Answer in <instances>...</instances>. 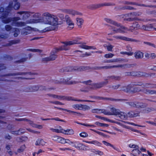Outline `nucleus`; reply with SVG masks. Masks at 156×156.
<instances>
[{
    "label": "nucleus",
    "instance_id": "obj_52",
    "mask_svg": "<svg viewBox=\"0 0 156 156\" xmlns=\"http://www.w3.org/2000/svg\"><path fill=\"white\" fill-rule=\"evenodd\" d=\"M104 47H106L108 51H112L114 46L111 44L107 45L106 44H104L103 45Z\"/></svg>",
    "mask_w": 156,
    "mask_h": 156
},
{
    "label": "nucleus",
    "instance_id": "obj_5",
    "mask_svg": "<svg viewBox=\"0 0 156 156\" xmlns=\"http://www.w3.org/2000/svg\"><path fill=\"white\" fill-rule=\"evenodd\" d=\"M12 2H10L8 6L6 9L4 11V9L3 7H0V12H3L2 16L1 17V19H2V21L4 23H7L10 22H11V25H12V21H11L10 22L8 21V20L10 18H6V17L8 16L9 14L10 11L12 10Z\"/></svg>",
    "mask_w": 156,
    "mask_h": 156
},
{
    "label": "nucleus",
    "instance_id": "obj_27",
    "mask_svg": "<svg viewBox=\"0 0 156 156\" xmlns=\"http://www.w3.org/2000/svg\"><path fill=\"white\" fill-rule=\"evenodd\" d=\"M134 57L136 59H141L143 57L144 54L143 52L140 51H136L134 53Z\"/></svg>",
    "mask_w": 156,
    "mask_h": 156
},
{
    "label": "nucleus",
    "instance_id": "obj_31",
    "mask_svg": "<svg viewBox=\"0 0 156 156\" xmlns=\"http://www.w3.org/2000/svg\"><path fill=\"white\" fill-rule=\"evenodd\" d=\"M143 92L144 93L147 94H156V90H152L144 89Z\"/></svg>",
    "mask_w": 156,
    "mask_h": 156
},
{
    "label": "nucleus",
    "instance_id": "obj_56",
    "mask_svg": "<svg viewBox=\"0 0 156 156\" xmlns=\"http://www.w3.org/2000/svg\"><path fill=\"white\" fill-rule=\"evenodd\" d=\"M95 124L97 126H106L108 127V125L107 124H105L104 123H101L98 122H97L95 123Z\"/></svg>",
    "mask_w": 156,
    "mask_h": 156
},
{
    "label": "nucleus",
    "instance_id": "obj_28",
    "mask_svg": "<svg viewBox=\"0 0 156 156\" xmlns=\"http://www.w3.org/2000/svg\"><path fill=\"white\" fill-rule=\"evenodd\" d=\"M117 116L122 119H126L128 117L127 114L122 112L119 111Z\"/></svg>",
    "mask_w": 156,
    "mask_h": 156
},
{
    "label": "nucleus",
    "instance_id": "obj_45",
    "mask_svg": "<svg viewBox=\"0 0 156 156\" xmlns=\"http://www.w3.org/2000/svg\"><path fill=\"white\" fill-rule=\"evenodd\" d=\"M45 144V142L42 139H38L35 142V145H44Z\"/></svg>",
    "mask_w": 156,
    "mask_h": 156
},
{
    "label": "nucleus",
    "instance_id": "obj_37",
    "mask_svg": "<svg viewBox=\"0 0 156 156\" xmlns=\"http://www.w3.org/2000/svg\"><path fill=\"white\" fill-rule=\"evenodd\" d=\"M141 90V89L139 86L133 87L131 88L130 93H134L136 92H138Z\"/></svg>",
    "mask_w": 156,
    "mask_h": 156
},
{
    "label": "nucleus",
    "instance_id": "obj_35",
    "mask_svg": "<svg viewBox=\"0 0 156 156\" xmlns=\"http://www.w3.org/2000/svg\"><path fill=\"white\" fill-rule=\"evenodd\" d=\"M102 143L105 145L107 146H110L112 147L115 150L119 151V149L117 147L114 146L108 142H107L106 141L103 140L102 142Z\"/></svg>",
    "mask_w": 156,
    "mask_h": 156
},
{
    "label": "nucleus",
    "instance_id": "obj_7",
    "mask_svg": "<svg viewBox=\"0 0 156 156\" xmlns=\"http://www.w3.org/2000/svg\"><path fill=\"white\" fill-rule=\"evenodd\" d=\"M35 74L30 72H19L16 73L9 74L7 75V76H13L18 75H25L26 77H17L18 79H31L33 78L29 77V76L34 75Z\"/></svg>",
    "mask_w": 156,
    "mask_h": 156
},
{
    "label": "nucleus",
    "instance_id": "obj_46",
    "mask_svg": "<svg viewBox=\"0 0 156 156\" xmlns=\"http://www.w3.org/2000/svg\"><path fill=\"white\" fill-rule=\"evenodd\" d=\"M20 42V40H14L11 41H10L7 44V46H11L13 44H18Z\"/></svg>",
    "mask_w": 156,
    "mask_h": 156
},
{
    "label": "nucleus",
    "instance_id": "obj_61",
    "mask_svg": "<svg viewBox=\"0 0 156 156\" xmlns=\"http://www.w3.org/2000/svg\"><path fill=\"white\" fill-rule=\"evenodd\" d=\"M65 111H66L67 112H69V113H72L73 115H77V114H80V113H78V112H74V111H71V110H68V109H66V110Z\"/></svg>",
    "mask_w": 156,
    "mask_h": 156
},
{
    "label": "nucleus",
    "instance_id": "obj_14",
    "mask_svg": "<svg viewBox=\"0 0 156 156\" xmlns=\"http://www.w3.org/2000/svg\"><path fill=\"white\" fill-rule=\"evenodd\" d=\"M134 85L135 86H140L143 88H154L155 87L154 85L148 83H142L139 82L138 83H135Z\"/></svg>",
    "mask_w": 156,
    "mask_h": 156
},
{
    "label": "nucleus",
    "instance_id": "obj_2",
    "mask_svg": "<svg viewBox=\"0 0 156 156\" xmlns=\"http://www.w3.org/2000/svg\"><path fill=\"white\" fill-rule=\"evenodd\" d=\"M104 20L108 23L117 27H119V28H117L114 26L108 25V29L111 30V32L110 33L108 34V35H112L113 34L116 33H127V30H128V28L121 25L120 24H119L110 19L105 18Z\"/></svg>",
    "mask_w": 156,
    "mask_h": 156
},
{
    "label": "nucleus",
    "instance_id": "obj_26",
    "mask_svg": "<svg viewBox=\"0 0 156 156\" xmlns=\"http://www.w3.org/2000/svg\"><path fill=\"white\" fill-rule=\"evenodd\" d=\"M153 28V26L152 24H150L147 25H143L140 27V29L145 31H149Z\"/></svg>",
    "mask_w": 156,
    "mask_h": 156
},
{
    "label": "nucleus",
    "instance_id": "obj_22",
    "mask_svg": "<svg viewBox=\"0 0 156 156\" xmlns=\"http://www.w3.org/2000/svg\"><path fill=\"white\" fill-rule=\"evenodd\" d=\"M67 135H72L74 134V131L72 129H65L62 127L61 133Z\"/></svg>",
    "mask_w": 156,
    "mask_h": 156
},
{
    "label": "nucleus",
    "instance_id": "obj_47",
    "mask_svg": "<svg viewBox=\"0 0 156 156\" xmlns=\"http://www.w3.org/2000/svg\"><path fill=\"white\" fill-rule=\"evenodd\" d=\"M114 62H126L128 61V60L127 59H122L121 58H117L116 59H114Z\"/></svg>",
    "mask_w": 156,
    "mask_h": 156
},
{
    "label": "nucleus",
    "instance_id": "obj_59",
    "mask_svg": "<svg viewBox=\"0 0 156 156\" xmlns=\"http://www.w3.org/2000/svg\"><path fill=\"white\" fill-rule=\"evenodd\" d=\"M98 146L101 147L102 145L101 143L97 140L93 141V144Z\"/></svg>",
    "mask_w": 156,
    "mask_h": 156
},
{
    "label": "nucleus",
    "instance_id": "obj_11",
    "mask_svg": "<svg viewBox=\"0 0 156 156\" xmlns=\"http://www.w3.org/2000/svg\"><path fill=\"white\" fill-rule=\"evenodd\" d=\"M113 37L117 40H121L135 42H140V41L139 40L129 38L125 36H123L120 35H115Z\"/></svg>",
    "mask_w": 156,
    "mask_h": 156
},
{
    "label": "nucleus",
    "instance_id": "obj_40",
    "mask_svg": "<svg viewBox=\"0 0 156 156\" xmlns=\"http://www.w3.org/2000/svg\"><path fill=\"white\" fill-rule=\"evenodd\" d=\"M29 124L33 127L41 129L42 128L43 126L41 125H37L34 123L32 121H30Z\"/></svg>",
    "mask_w": 156,
    "mask_h": 156
},
{
    "label": "nucleus",
    "instance_id": "obj_6",
    "mask_svg": "<svg viewBox=\"0 0 156 156\" xmlns=\"http://www.w3.org/2000/svg\"><path fill=\"white\" fill-rule=\"evenodd\" d=\"M55 89L53 87H51L46 88V87L45 86H34L33 87H29L26 88L25 90V91L27 92H33L38 90H48V91H51L52 90H54Z\"/></svg>",
    "mask_w": 156,
    "mask_h": 156
},
{
    "label": "nucleus",
    "instance_id": "obj_58",
    "mask_svg": "<svg viewBox=\"0 0 156 156\" xmlns=\"http://www.w3.org/2000/svg\"><path fill=\"white\" fill-rule=\"evenodd\" d=\"M95 117L96 118H98L101 120H103L105 121H107L109 122H111L110 120L109 119H108L104 117L98 115H96Z\"/></svg>",
    "mask_w": 156,
    "mask_h": 156
},
{
    "label": "nucleus",
    "instance_id": "obj_13",
    "mask_svg": "<svg viewBox=\"0 0 156 156\" xmlns=\"http://www.w3.org/2000/svg\"><path fill=\"white\" fill-rule=\"evenodd\" d=\"M130 75L132 76H137L138 77H148L150 76V75L145 72H141L133 71L130 73Z\"/></svg>",
    "mask_w": 156,
    "mask_h": 156
},
{
    "label": "nucleus",
    "instance_id": "obj_8",
    "mask_svg": "<svg viewBox=\"0 0 156 156\" xmlns=\"http://www.w3.org/2000/svg\"><path fill=\"white\" fill-rule=\"evenodd\" d=\"M55 83L56 84L63 83L66 84L71 85L76 83L77 82L74 80H71L69 78L65 77L64 78H61L59 80H56Z\"/></svg>",
    "mask_w": 156,
    "mask_h": 156
},
{
    "label": "nucleus",
    "instance_id": "obj_50",
    "mask_svg": "<svg viewBox=\"0 0 156 156\" xmlns=\"http://www.w3.org/2000/svg\"><path fill=\"white\" fill-rule=\"evenodd\" d=\"M112 68H114L113 66H104L99 67H97L98 69H111Z\"/></svg>",
    "mask_w": 156,
    "mask_h": 156
},
{
    "label": "nucleus",
    "instance_id": "obj_33",
    "mask_svg": "<svg viewBox=\"0 0 156 156\" xmlns=\"http://www.w3.org/2000/svg\"><path fill=\"white\" fill-rule=\"evenodd\" d=\"M77 24L79 28H80L82 27V25H83L84 20L81 18H77L76 19Z\"/></svg>",
    "mask_w": 156,
    "mask_h": 156
},
{
    "label": "nucleus",
    "instance_id": "obj_15",
    "mask_svg": "<svg viewBox=\"0 0 156 156\" xmlns=\"http://www.w3.org/2000/svg\"><path fill=\"white\" fill-rule=\"evenodd\" d=\"M33 28L27 26L23 28L21 31V34L22 35H27L31 33Z\"/></svg>",
    "mask_w": 156,
    "mask_h": 156
},
{
    "label": "nucleus",
    "instance_id": "obj_12",
    "mask_svg": "<svg viewBox=\"0 0 156 156\" xmlns=\"http://www.w3.org/2000/svg\"><path fill=\"white\" fill-rule=\"evenodd\" d=\"M65 19L67 24L68 25L67 29L71 30L74 27V24L72 20L69 16L67 15H66Z\"/></svg>",
    "mask_w": 156,
    "mask_h": 156
},
{
    "label": "nucleus",
    "instance_id": "obj_30",
    "mask_svg": "<svg viewBox=\"0 0 156 156\" xmlns=\"http://www.w3.org/2000/svg\"><path fill=\"white\" fill-rule=\"evenodd\" d=\"M68 14H70L74 16L75 15H78L80 16H81L82 15L81 13L70 9H69Z\"/></svg>",
    "mask_w": 156,
    "mask_h": 156
},
{
    "label": "nucleus",
    "instance_id": "obj_24",
    "mask_svg": "<svg viewBox=\"0 0 156 156\" xmlns=\"http://www.w3.org/2000/svg\"><path fill=\"white\" fill-rule=\"evenodd\" d=\"M57 99L58 100H67L68 101H75L76 99H74L73 97H66L65 96H62L58 95Z\"/></svg>",
    "mask_w": 156,
    "mask_h": 156
},
{
    "label": "nucleus",
    "instance_id": "obj_60",
    "mask_svg": "<svg viewBox=\"0 0 156 156\" xmlns=\"http://www.w3.org/2000/svg\"><path fill=\"white\" fill-rule=\"evenodd\" d=\"M16 120L17 121H24L28 122L29 123L30 121H31V120H30L28 119H26V118H20V119H16Z\"/></svg>",
    "mask_w": 156,
    "mask_h": 156
},
{
    "label": "nucleus",
    "instance_id": "obj_10",
    "mask_svg": "<svg viewBox=\"0 0 156 156\" xmlns=\"http://www.w3.org/2000/svg\"><path fill=\"white\" fill-rule=\"evenodd\" d=\"M127 103L131 107L137 108H144L147 106L146 104L141 102H130Z\"/></svg>",
    "mask_w": 156,
    "mask_h": 156
},
{
    "label": "nucleus",
    "instance_id": "obj_64",
    "mask_svg": "<svg viewBox=\"0 0 156 156\" xmlns=\"http://www.w3.org/2000/svg\"><path fill=\"white\" fill-rule=\"evenodd\" d=\"M148 68L151 70L156 71V66H155L153 65H150L148 67Z\"/></svg>",
    "mask_w": 156,
    "mask_h": 156
},
{
    "label": "nucleus",
    "instance_id": "obj_44",
    "mask_svg": "<svg viewBox=\"0 0 156 156\" xmlns=\"http://www.w3.org/2000/svg\"><path fill=\"white\" fill-rule=\"evenodd\" d=\"M25 148V145H23L21 146L20 148L17 149V151L15 152V153L16 154H17L18 153H20L23 152Z\"/></svg>",
    "mask_w": 156,
    "mask_h": 156
},
{
    "label": "nucleus",
    "instance_id": "obj_1",
    "mask_svg": "<svg viewBox=\"0 0 156 156\" xmlns=\"http://www.w3.org/2000/svg\"><path fill=\"white\" fill-rule=\"evenodd\" d=\"M42 17H41V14L40 13H36L33 16V19H30L26 21V22L18 21L21 18L19 17H15L8 20V22L12 21V26L18 27H22L25 26L27 24H32L39 23H43L44 25L42 30V32H46L55 29L54 27L59 24L58 18L56 15L51 14L48 12H44L42 14Z\"/></svg>",
    "mask_w": 156,
    "mask_h": 156
},
{
    "label": "nucleus",
    "instance_id": "obj_20",
    "mask_svg": "<svg viewBox=\"0 0 156 156\" xmlns=\"http://www.w3.org/2000/svg\"><path fill=\"white\" fill-rule=\"evenodd\" d=\"M135 65L134 64H124L123 65H113V67L114 68L121 67L125 69L133 67L135 66Z\"/></svg>",
    "mask_w": 156,
    "mask_h": 156
},
{
    "label": "nucleus",
    "instance_id": "obj_48",
    "mask_svg": "<svg viewBox=\"0 0 156 156\" xmlns=\"http://www.w3.org/2000/svg\"><path fill=\"white\" fill-rule=\"evenodd\" d=\"M58 129H55L53 128H50V130L53 132L60 133H61L62 127L59 126Z\"/></svg>",
    "mask_w": 156,
    "mask_h": 156
},
{
    "label": "nucleus",
    "instance_id": "obj_38",
    "mask_svg": "<svg viewBox=\"0 0 156 156\" xmlns=\"http://www.w3.org/2000/svg\"><path fill=\"white\" fill-rule=\"evenodd\" d=\"M126 4H133V5H136L138 6H145V7H156V6H152L151 5H146L144 4H136V3L134 2H125Z\"/></svg>",
    "mask_w": 156,
    "mask_h": 156
},
{
    "label": "nucleus",
    "instance_id": "obj_32",
    "mask_svg": "<svg viewBox=\"0 0 156 156\" xmlns=\"http://www.w3.org/2000/svg\"><path fill=\"white\" fill-rule=\"evenodd\" d=\"M74 69V70H77L79 71H84L89 69V67L84 66L80 67L77 66L75 67Z\"/></svg>",
    "mask_w": 156,
    "mask_h": 156
},
{
    "label": "nucleus",
    "instance_id": "obj_18",
    "mask_svg": "<svg viewBox=\"0 0 156 156\" xmlns=\"http://www.w3.org/2000/svg\"><path fill=\"white\" fill-rule=\"evenodd\" d=\"M17 13L20 15H22V19L25 20L29 17L30 16V12H29L21 11L18 12Z\"/></svg>",
    "mask_w": 156,
    "mask_h": 156
},
{
    "label": "nucleus",
    "instance_id": "obj_53",
    "mask_svg": "<svg viewBox=\"0 0 156 156\" xmlns=\"http://www.w3.org/2000/svg\"><path fill=\"white\" fill-rule=\"evenodd\" d=\"M27 51H29L31 52H37L39 53H41L42 52V50L39 49H36L34 48H29L27 50Z\"/></svg>",
    "mask_w": 156,
    "mask_h": 156
},
{
    "label": "nucleus",
    "instance_id": "obj_42",
    "mask_svg": "<svg viewBox=\"0 0 156 156\" xmlns=\"http://www.w3.org/2000/svg\"><path fill=\"white\" fill-rule=\"evenodd\" d=\"M154 108H146L143 110L142 112L144 113H148L154 111Z\"/></svg>",
    "mask_w": 156,
    "mask_h": 156
},
{
    "label": "nucleus",
    "instance_id": "obj_43",
    "mask_svg": "<svg viewBox=\"0 0 156 156\" xmlns=\"http://www.w3.org/2000/svg\"><path fill=\"white\" fill-rule=\"evenodd\" d=\"M14 1L13 8L15 10L18 9L20 7V4L17 2V0H13Z\"/></svg>",
    "mask_w": 156,
    "mask_h": 156
},
{
    "label": "nucleus",
    "instance_id": "obj_51",
    "mask_svg": "<svg viewBox=\"0 0 156 156\" xmlns=\"http://www.w3.org/2000/svg\"><path fill=\"white\" fill-rule=\"evenodd\" d=\"M14 30V36L15 37H17L20 33V29L17 28H14L13 29Z\"/></svg>",
    "mask_w": 156,
    "mask_h": 156
},
{
    "label": "nucleus",
    "instance_id": "obj_49",
    "mask_svg": "<svg viewBox=\"0 0 156 156\" xmlns=\"http://www.w3.org/2000/svg\"><path fill=\"white\" fill-rule=\"evenodd\" d=\"M132 152L134 156H136V155H139L141 152L140 150H139L137 148H136L132 151Z\"/></svg>",
    "mask_w": 156,
    "mask_h": 156
},
{
    "label": "nucleus",
    "instance_id": "obj_23",
    "mask_svg": "<svg viewBox=\"0 0 156 156\" xmlns=\"http://www.w3.org/2000/svg\"><path fill=\"white\" fill-rule=\"evenodd\" d=\"M138 28H140V25L138 24V22H134L133 23V25L130 26L129 28H128V30H127V31H132L133 30H136Z\"/></svg>",
    "mask_w": 156,
    "mask_h": 156
},
{
    "label": "nucleus",
    "instance_id": "obj_39",
    "mask_svg": "<svg viewBox=\"0 0 156 156\" xmlns=\"http://www.w3.org/2000/svg\"><path fill=\"white\" fill-rule=\"evenodd\" d=\"M41 119L42 120H55L56 121H61V122H66V121H65V120H62V119H60L58 117H56L55 118H47V119Z\"/></svg>",
    "mask_w": 156,
    "mask_h": 156
},
{
    "label": "nucleus",
    "instance_id": "obj_62",
    "mask_svg": "<svg viewBox=\"0 0 156 156\" xmlns=\"http://www.w3.org/2000/svg\"><path fill=\"white\" fill-rule=\"evenodd\" d=\"M80 136L82 137H86L88 136V134L85 132H82L79 134Z\"/></svg>",
    "mask_w": 156,
    "mask_h": 156
},
{
    "label": "nucleus",
    "instance_id": "obj_21",
    "mask_svg": "<svg viewBox=\"0 0 156 156\" xmlns=\"http://www.w3.org/2000/svg\"><path fill=\"white\" fill-rule=\"evenodd\" d=\"M74 147L79 149L85 150L86 149V146L82 144L79 142H76L75 143Z\"/></svg>",
    "mask_w": 156,
    "mask_h": 156
},
{
    "label": "nucleus",
    "instance_id": "obj_34",
    "mask_svg": "<svg viewBox=\"0 0 156 156\" xmlns=\"http://www.w3.org/2000/svg\"><path fill=\"white\" fill-rule=\"evenodd\" d=\"M79 47L81 48L85 49H96V48L94 46H88L87 45L82 44L79 46Z\"/></svg>",
    "mask_w": 156,
    "mask_h": 156
},
{
    "label": "nucleus",
    "instance_id": "obj_19",
    "mask_svg": "<svg viewBox=\"0 0 156 156\" xmlns=\"http://www.w3.org/2000/svg\"><path fill=\"white\" fill-rule=\"evenodd\" d=\"M51 137L53 140L58 143L64 144V143L65 142V140L63 139V138L61 136H54Z\"/></svg>",
    "mask_w": 156,
    "mask_h": 156
},
{
    "label": "nucleus",
    "instance_id": "obj_16",
    "mask_svg": "<svg viewBox=\"0 0 156 156\" xmlns=\"http://www.w3.org/2000/svg\"><path fill=\"white\" fill-rule=\"evenodd\" d=\"M110 112L107 111L105 110V115H117L119 111V109H116L115 108H112L110 109Z\"/></svg>",
    "mask_w": 156,
    "mask_h": 156
},
{
    "label": "nucleus",
    "instance_id": "obj_3",
    "mask_svg": "<svg viewBox=\"0 0 156 156\" xmlns=\"http://www.w3.org/2000/svg\"><path fill=\"white\" fill-rule=\"evenodd\" d=\"M81 39L80 38L77 37L72 41L63 42L62 43L64 44V45L59 48H55V53L53 52V54H51L49 56L50 60H54L57 58V56L55 54L57 51H66L69 50V48L68 46L80 44V41L81 40Z\"/></svg>",
    "mask_w": 156,
    "mask_h": 156
},
{
    "label": "nucleus",
    "instance_id": "obj_54",
    "mask_svg": "<svg viewBox=\"0 0 156 156\" xmlns=\"http://www.w3.org/2000/svg\"><path fill=\"white\" fill-rule=\"evenodd\" d=\"M108 78H110L111 79L116 80H119L121 79V77L119 76H112L108 77Z\"/></svg>",
    "mask_w": 156,
    "mask_h": 156
},
{
    "label": "nucleus",
    "instance_id": "obj_25",
    "mask_svg": "<svg viewBox=\"0 0 156 156\" xmlns=\"http://www.w3.org/2000/svg\"><path fill=\"white\" fill-rule=\"evenodd\" d=\"M139 112L136 111H130L127 114V116L130 118L134 117L139 115Z\"/></svg>",
    "mask_w": 156,
    "mask_h": 156
},
{
    "label": "nucleus",
    "instance_id": "obj_17",
    "mask_svg": "<svg viewBox=\"0 0 156 156\" xmlns=\"http://www.w3.org/2000/svg\"><path fill=\"white\" fill-rule=\"evenodd\" d=\"M134 84H130L127 86H125L121 87V90H122L126 93H130L131 88H132L134 86H135Z\"/></svg>",
    "mask_w": 156,
    "mask_h": 156
},
{
    "label": "nucleus",
    "instance_id": "obj_41",
    "mask_svg": "<svg viewBox=\"0 0 156 156\" xmlns=\"http://www.w3.org/2000/svg\"><path fill=\"white\" fill-rule=\"evenodd\" d=\"M90 107L86 105H84L80 104V110L86 111L90 110Z\"/></svg>",
    "mask_w": 156,
    "mask_h": 156
},
{
    "label": "nucleus",
    "instance_id": "obj_57",
    "mask_svg": "<svg viewBox=\"0 0 156 156\" xmlns=\"http://www.w3.org/2000/svg\"><path fill=\"white\" fill-rule=\"evenodd\" d=\"M114 56V55L112 53H108L105 54L104 55V57L107 58H112Z\"/></svg>",
    "mask_w": 156,
    "mask_h": 156
},
{
    "label": "nucleus",
    "instance_id": "obj_29",
    "mask_svg": "<svg viewBox=\"0 0 156 156\" xmlns=\"http://www.w3.org/2000/svg\"><path fill=\"white\" fill-rule=\"evenodd\" d=\"M91 112L93 113L97 114L103 113L105 115V109H93L91 110Z\"/></svg>",
    "mask_w": 156,
    "mask_h": 156
},
{
    "label": "nucleus",
    "instance_id": "obj_63",
    "mask_svg": "<svg viewBox=\"0 0 156 156\" xmlns=\"http://www.w3.org/2000/svg\"><path fill=\"white\" fill-rule=\"evenodd\" d=\"M72 107L76 109L80 110V104H75L72 105Z\"/></svg>",
    "mask_w": 156,
    "mask_h": 156
},
{
    "label": "nucleus",
    "instance_id": "obj_55",
    "mask_svg": "<svg viewBox=\"0 0 156 156\" xmlns=\"http://www.w3.org/2000/svg\"><path fill=\"white\" fill-rule=\"evenodd\" d=\"M49 102L50 103L54 104L55 105H64V104L58 101H49Z\"/></svg>",
    "mask_w": 156,
    "mask_h": 156
},
{
    "label": "nucleus",
    "instance_id": "obj_9",
    "mask_svg": "<svg viewBox=\"0 0 156 156\" xmlns=\"http://www.w3.org/2000/svg\"><path fill=\"white\" fill-rule=\"evenodd\" d=\"M111 5V3H109L91 4L88 5L87 8L91 9H95L104 6H110Z\"/></svg>",
    "mask_w": 156,
    "mask_h": 156
},
{
    "label": "nucleus",
    "instance_id": "obj_36",
    "mask_svg": "<svg viewBox=\"0 0 156 156\" xmlns=\"http://www.w3.org/2000/svg\"><path fill=\"white\" fill-rule=\"evenodd\" d=\"M73 69L71 67H67L61 68V69H60L59 71L60 72L62 73L66 72L72 71H73Z\"/></svg>",
    "mask_w": 156,
    "mask_h": 156
},
{
    "label": "nucleus",
    "instance_id": "obj_4",
    "mask_svg": "<svg viewBox=\"0 0 156 156\" xmlns=\"http://www.w3.org/2000/svg\"><path fill=\"white\" fill-rule=\"evenodd\" d=\"M84 83L87 85H87L85 88H81L80 90L82 92H87L91 89H94L101 88L104 85L107 84L108 81L102 82L99 83H95L92 85H91V81L90 80L85 81Z\"/></svg>",
    "mask_w": 156,
    "mask_h": 156
}]
</instances>
